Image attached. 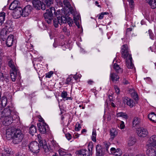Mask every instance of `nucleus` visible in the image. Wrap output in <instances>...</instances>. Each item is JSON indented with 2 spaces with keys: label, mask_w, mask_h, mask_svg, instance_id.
Segmentation results:
<instances>
[{
  "label": "nucleus",
  "mask_w": 156,
  "mask_h": 156,
  "mask_svg": "<svg viewBox=\"0 0 156 156\" xmlns=\"http://www.w3.org/2000/svg\"><path fill=\"white\" fill-rule=\"evenodd\" d=\"M110 77L111 80L114 82H116L119 79V76L114 73H110Z\"/></svg>",
  "instance_id": "412c9836"
},
{
  "label": "nucleus",
  "mask_w": 156,
  "mask_h": 156,
  "mask_svg": "<svg viewBox=\"0 0 156 156\" xmlns=\"http://www.w3.org/2000/svg\"><path fill=\"white\" fill-rule=\"evenodd\" d=\"M28 147L30 151L33 153H37L40 151L39 144L36 141L31 142L29 145Z\"/></svg>",
  "instance_id": "423d86ee"
},
{
  "label": "nucleus",
  "mask_w": 156,
  "mask_h": 156,
  "mask_svg": "<svg viewBox=\"0 0 156 156\" xmlns=\"http://www.w3.org/2000/svg\"><path fill=\"white\" fill-rule=\"evenodd\" d=\"M113 115V113H108V114L107 117V120L108 121H110L111 119L112 116Z\"/></svg>",
  "instance_id": "8fccbe9b"
},
{
  "label": "nucleus",
  "mask_w": 156,
  "mask_h": 156,
  "mask_svg": "<svg viewBox=\"0 0 156 156\" xmlns=\"http://www.w3.org/2000/svg\"><path fill=\"white\" fill-rule=\"evenodd\" d=\"M6 136L11 137L12 142L15 144H18L22 140L24 135L20 130L14 128L9 129L6 132Z\"/></svg>",
  "instance_id": "f257e3e1"
},
{
  "label": "nucleus",
  "mask_w": 156,
  "mask_h": 156,
  "mask_svg": "<svg viewBox=\"0 0 156 156\" xmlns=\"http://www.w3.org/2000/svg\"><path fill=\"white\" fill-rule=\"evenodd\" d=\"M65 136L66 138L69 140H70L71 139V134L69 133H67L65 134Z\"/></svg>",
  "instance_id": "864d4df0"
},
{
  "label": "nucleus",
  "mask_w": 156,
  "mask_h": 156,
  "mask_svg": "<svg viewBox=\"0 0 156 156\" xmlns=\"http://www.w3.org/2000/svg\"><path fill=\"white\" fill-rule=\"evenodd\" d=\"M123 101L125 104H126L130 108L133 107L135 105V103L133 101L127 97L124 98Z\"/></svg>",
  "instance_id": "f8f14e48"
},
{
  "label": "nucleus",
  "mask_w": 156,
  "mask_h": 156,
  "mask_svg": "<svg viewBox=\"0 0 156 156\" xmlns=\"http://www.w3.org/2000/svg\"><path fill=\"white\" fill-rule=\"evenodd\" d=\"M121 53L122 57L125 59L127 67L129 69H133L134 65L132 62V58L131 55L129 53V50L127 44H124L122 46Z\"/></svg>",
  "instance_id": "7ed1b4c3"
},
{
  "label": "nucleus",
  "mask_w": 156,
  "mask_h": 156,
  "mask_svg": "<svg viewBox=\"0 0 156 156\" xmlns=\"http://www.w3.org/2000/svg\"><path fill=\"white\" fill-rule=\"evenodd\" d=\"M104 148L105 149L107 152L108 151V148L111 145V144L109 142H105L104 143Z\"/></svg>",
  "instance_id": "37998d69"
},
{
  "label": "nucleus",
  "mask_w": 156,
  "mask_h": 156,
  "mask_svg": "<svg viewBox=\"0 0 156 156\" xmlns=\"http://www.w3.org/2000/svg\"><path fill=\"white\" fill-rule=\"evenodd\" d=\"M7 103V98L5 97L2 98V100L1 105L4 107H5Z\"/></svg>",
  "instance_id": "4c0bfd02"
},
{
  "label": "nucleus",
  "mask_w": 156,
  "mask_h": 156,
  "mask_svg": "<svg viewBox=\"0 0 156 156\" xmlns=\"http://www.w3.org/2000/svg\"><path fill=\"white\" fill-rule=\"evenodd\" d=\"M19 3V2L17 0H14L10 4L9 7V9L12 10H15L17 9L18 7H20L18 6Z\"/></svg>",
  "instance_id": "a211bd4d"
},
{
  "label": "nucleus",
  "mask_w": 156,
  "mask_h": 156,
  "mask_svg": "<svg viewBox=\"0 0 156 156\" xmlns=\"http://www.w3.org/2000/svg\"><path fill=\"white\" fill-rule=\"evenodd\" d=\"M146 154L147 156H154L156 154V151L153 147L150 146L146 151Z\"/></svg>",
  "instance_id": "f3484780"
},
{
  "label": "nucleus",
  "mask_w": 156,
  "mask_h": 156,
  "mask_svg": "<svg viewBox=\"0 0 156 156\" xmlns=\"http://www.w3.org/2000/svg\"><path fill=\"white\" fill-rule=\"evenodd\" d=\"M4 150L6 153L9 154H14V152L12 151L11 148L8 147L7 146H4Z\"/></svg>",
  "instance_id": "7c9ffc66"
},
{
  "label": "nucleus",
  "mask_w": 156,
  "mask_h": 156,
  "mask_svg": "<svg viewBox=\"0 0 156 156\" xmlns=\"http://www.w3.org/2000/svg\"><path fill=\"white\" fill-rule=\"evenodd\" d=\"M118 134L117 131L114 128H112L110 131V135L111 138L113 139Z\"/></svg>",
  "instance_id": "393cba45"
},
{
  "label": "nucleus",
  "mask_w": 156,
  "mask_h": 156,
  "mask_svg": "<svg viewBox=\"0 0 156 156\" xmlns=\"http://www.w3.org/2000/svg\"><path fill=\"white\" fill-rule=\"evenodd\" d=\"M116 116L118 117H122L125 119H127L128 118V116L126 115L125 113L121 112H119L117 113Z\"/></svg>",
  "instance_id": "c9c22d12"
},
{
  "label": "nucleus",
  "mask_w": 156,
  "mask_h": 156,
  "mask_svg": "<svg viewBox=\"0 0 156 156\" xmlns=\"http://www.w3.org/2000/svg\"><path fill=\"white\" fill-rule=\"evenodd\" d=\"M95 5L99 7H101V6L99 5V2L98 1H96L95 2Z\"/></svg>",
  "instance_id": "0e129e2a"
},
{
  "label": "nucleus",
  "mask_w": 156,
  "mask_h": 156,
  "mask_svg": "<svg viewBox=\"0 0 156 156\" xmlns=\"http://www.w3.org/2000/svg\"><path fill=\"white\" fill-rule=\"evenodd\" d=\"M37 126L40 132L42 134L45 133L48 129V126L46 123H39Z\"/></svg>",
  "instance_id": "6e6552de"
},
{
  "label": "nucleus",
  "mask_w": 156,
  "mask_h": 156,
  "mask_svg": "<svg viewBox=\"0 0 156 156\" xmlns=\"http://www.w3.org/2000/svg\"><path fill=\"white\" fill-rule=\"evenodd\" d=\"M122 83L124 84H127L129 83V82L125 78H123L122 80Z\"/></svg>",
  "instance_id": "6e6d98bb"
},
{
  "label": "nucleus",
  "mask_w": 156,
  "mask_h": 156,
  "mask_svg": "<svg viewBox=\"0 0 156 156\" xmlns=\"http://www.w3.org/2000/svg\"><path fill=\"white\" fill-rule=\"evenodd\" d=\"M147 145L150 146H156V136H151L147 142Z\"/></svg>",
  "instance_id": "ddd939ff"
},
{
  "label": "nucleus",
  "mask_w": 156,
  "mask_h": 156,
  "mask_svg": "<svg viewBox=\"0 0 156 156\" xmlns=\"http://www.w3.org/2000/svg\"><path fill=\"white\" fill-rule=\"evenodd\" d=\"M147 2L151 9L156 8V0H149V1H147Z\"/></svg>",
  "instance_id": "c756f323"
},
{
  "label": "nucleus",
  "mask_w": 156,
  "mask_h": 156,
  "mask_svg": "<svg viewBox=\"0 0 156 156\" xmlns=\"http://www.w3.org/2000/svg\"><path fill=\"white\" fill-rule=\"evenodd\" d=\"M37 129L36 127L34 125L31 126L29 128V133L30 134L33 136L36 132Z\"/></svg>",
  "instance_id": "2f4dec72"
},
{
  "label": "nucleus",
  "mask_w": 156,
  "mask_h": 156,
  "mask_svg": "<svg viewBox=\"0 0 156 156\" xmlns=\"http://www.w3.org/2000/svg\"><path fill=\"white\" fill-rule=\"evenodd\" d=\"M108 13L107 12H104L101 13V14H99L98 16V19L100 20L102 19L104 17V15L108 14Z\"/></svg>",
  "instance_id": "a18cd8bd"
},
{
  "label": "nucleus",
  "mask_w": 156,
  "mask_h": 156,
  "mask_svg": "<svg viewBox=\"0 0 156 156\" xmlns=\"http://www.w3.org/2000/svg\"><path fill=\"white\" fill-rule=\"evenodd\" d=\"M5 118L3 123L5 126H8L12 123L13 118L11 116H4Z\"/></svg>",
  "instance_id": "2eb2a0df"
},
{
  "label": "nucleus",
  "mask_w": 156,
  "mask_h": 156,
  "mask_svg": "<svg viewBox=\"0 0 156 156\" xmlns=\"http://www.w3.org/2000/svg\"><path fill=\"white\" fill-rule=\"evenodd\" d=\"M130 93L131 94V97L136 101L138 99V96L136 93L135 92L133 89H130L129 90Z\"/></svg>",
  "instance_id": "a878e982"
},
{
  "label": "nucleus",
  "mask_w": 156,
  "mask_h": 156,
  "mask_svg": "<svg viewBox=\"0 0 156 156\" xmlns=\"http://www.w3.org/2000/svg\"><path fill=\"white\" fill-rule=\"evenodd\" d=\"M37 137L40 146L42 147L45 152H48L49 148L47 146L46 141L44 140H41V137L39 135H38Z\"/></svg>",
  "instance_id": "1a4fd4ad"
},
{
  "label": "nucleus",
  "mask_w": 156,
  "mask_h": 156,
  "mask_svg": "<svg viewBox=\"0 0 156 156\" xmlns=\"http://www.w3.org/2000/svg\"><path fill=\"white\" fill-rule=\"evenodd\" d=\"M114 154L115 156H120L122 154V151L119 149H117Z\"/></svg>",
  "instance_id": "79ce46f5"
},
{
  "label": "nucleus",
  "mask_w": 156,
  "mask_h": 156,
  "mask_svg": "<svg viewBox=\"0 0 156 156\" xmlns=\"http://www.w3.org/2000/svg\"><path fill=\"white\" fill-rule=\"evenodd\" d=\"M73 78L72 76H70L66 79V84H69L70 83H72L73 80Z\"/></svg>",
  "instance_id": "a19ab883"
},
{
  "label": "nucleus",
  "mask_w": 156,
  "mask_h": 156,
  "mask_svg": "<svg viewBox=\"0 0 156 156\" xmlns=\"http://www.w3.org/2000/svg\"><path fill=\"white\" fill-rule=\"evenodd\" d=\"M66 10L68 11V12L69 14H71L73 15L75 14L74 11L71 6L68 8L67 9H66Z\"/></svg>",
  "instance_id": "58836bf2"
},
{
  "label": "nucleus",
  "mask_w": 156,
  "mask_h": 156,
  "mask_svg": "<svg viewBox=\"0 0 156 156\" xmlns=\"http://www.w3.org/2000/svg\"><path fill=\"white\" fill-rule=\"evenodd\" d=\"M58 151L60 156H72L70 154L66 153L63 149H59Z\"/></svg>",
  "instance_id": "b1692460"
},
{
  "label": "nucleus",
  "mask_w": 156,
  "mask_h": 156,
  "mask_svg": "<svg viewBox=\"0 0 156 156\" xmlns=\"http://www.w3.org/2000/svg\"><path fill=\"white\" fill-rule=\"evenodd\" d=\"M81 128L79 122H77L75 125V130L76 131H79Z\"/></svg>",
  "instance_id": "49530a36"
},
{
  "label": "nucleus",
  "mask_w": 156,
  "mask_h": 156,
  "mask_svg": "<svg viewBox=\"0 0 156 156\" xmlns=\"http://www.w3.org/2000/svg\"><path fill=\"white\" fill-rule=\"evenodd\" d=\"M53 46L55 48H56L57 47V44L56 43H54L53 44Z\"/></svg>",
  "instance_id": "774afa93"
},
{
  "label": "nucleus",
  "mask_w": 156,
  "mask_h": 156,
  "mask_svg": "<svg viewBox=\"0 0 156 156\" xmlns=\"http://www.w3.org/2000/svg\"><path fill=\"white\" fill-rule=\"evenodd\" d=\"M88 84L91 85L94 83V82L91 80H89L87 82Z\"/></svg>",
  "instance_id": "e2e57ef3"
},
{
  "label": "nucleus",
  "mask_w": 156,
  "mask_h": 156,
  "mask_svg": "<svg viewBox=\"0 0 156 156\" xmlns=\"http://www.w3.org/2000/svg\"><path fill=\"white\" fill-rule=\"evenodd\" d=\"M129 2L130 7L133 9L134 5L133 0H129Z\"/></svg>",
  "instance_id": "09e8293b"
},
{
  "label": "nucleus",
  "mask_w": 156,
  "mask_h": 156,
  "mask_svg": "<svg viewBox=\"0 0 156 156\" xmlns=\"http://www.w3.org/2000/svg\"><path fill=\"white\" fill-rule=\"evenodd\" d=\"M87 132V130L85 129H83L82 130L81 132L82 133H84L86 132Z\"/></svg>",
  "instance_id": "338daca9"
},
{
  "label": "nucleus",
  "mask_w": 156,
  "mask_h": 156,
  "mask_svg": "<svg viewBox=\"0 0 156 156\" xmlns=\"http://www.w3.org/2000/svg\"><path fill=\"white\" fill-rule=\"evenodd\" d=\"M149 119L154 122H156V114L154 112H152L148 114V116Z\"/></svg>",
  "instance_id": "4be33fe9"
},
{
  "label": "nucleus",
  "mask_w": 156,
  "mask_h": 156,
  "mask_svg": "<svg viewBox=\"0 0 156 156\" xmlns=\"http://www.w3.org/2000/svg\"><path fill=\"white\" fill-rule=\"evenodd\" d=\"M49 142H49V143L51 144V145H52V147H53V148L54 149H55L57 147H58V144L53 139L50 140Z\"/></svg>",
  "instance_id": "f704fd0d"
},
{
  "label": "nucleus",
  "mask_w": 156,
  "mask_h": 156,
  "mask_svg": "<svg viewBox=\"0 0 156 156\" xmlns=\"http://www.w3.org/2000/svg\"><path fill=\"white\" fill-rule=\"evenodd\" d=\"M88 150L81 149L76 151L75 154L77 156H90L92 154V151L93 148V145L92 143H90L88 145Z\"/></svg>",
  "instance_id": "39448f33"
},
{
  "label": "nucleus",
  "mask_w": 156,
  "mask_h": 156,
  "mask_svg": "<svg viewBox=\"0 0 156 156\" xmlns=\"http://www.w3.org/2000/svg\"><path fill=\"white\" fill-rule=\"evenodd\" d=\"M116 151V150L114 147H112L110 149L111 154H114Z\"/></svg>",
  "instance_id": "13d9d810"
},
{
  "label": "nucleus",
  "mask_w": 156,
  "mask_h": 156,
  "mask_svg": "<svg viewBox=\"0 0 156 156\" xmlns=\"http://www.w3.org/2000/svg\"><path fill=\"white\" fill-rule=\"evenodd\" d=\"M51 156H58V154L56 152L53 153L51 154Z\"/></svg>",
  "instance_id": "680f3d73"
},
{
  "label": "nucleus",
  "mask_w": 156,
  "mask_h": 156,
  "mask_svg": "<svg viewBox=\"0 0 156 156\" xmlns=\"http://www.w3.org/2000/svg\"><path fill=\"white\" fill-rule=\"evenodd\" d=\"M9 65L11 69L10 70V76L12 80L14 82L16 79L20 80L21 76L20 72L16 66V65L11 59L9 62Z\"/></svg>",
  "instance_id": "20e7f679"
},
{
  "label": "nucleus",
  "mask_w": 156,
  "mask_h": 156,
  "mask_svg": "<svg viewBox=\"0 0 156 156\" xmlns=\"http://www.w3.org/2000/svg\"><path fill=\"white\" fill-rule=\"evenodd\" d=\"M96 130L95 129H93L92 133V140L94 142H96Z\"/></svg>",
  "instance_id": "e433bc0d"
},
{
  "label": "nucleus",
  "mask_w": 156,
  "mask_h": 156,
  "mask_svg": "<svg viewBox=\"0 0 156 156\" xmlns=\"http://www.w3.org/2000/svg\"><path fill=\"white\" fill-rule=\"evenodd\" d=\"M5 13L3 12L0 13V25L4 23L5 18Z\"/></svg>",
  "instance_id": "72a5a7b5"
},
{
  "label": "nucleus",
  "mask_w": 156,
  "mask_h": 156,
  "mask_svg": "<svg viewBox=\"0 0 156 156\" xmlns=\"http://www.w3.org/2000/svg\"><path fill=\"white\" fill-rule=\"evenodd\" d=\"M62 20L59 19L58 17H57V18L54 19L53 20L54 25L55 27H58V24L60 25H62Z\"/></svg>",
  "instance_id": "c85d7f7f"
},
{
  "label": "nucleus",
  "mask_w": 156,
  "mask_h": 156,
  "mask_svg": "<svg viewBox=\"0 0 156 156\" xmlns=\"http://www.w3.org/2000/svg\"><path fill=\"white\" fill-rule=\"evenodd\" d=\"M53 2L54 0H45V1L46 12L44 14V17L48 24L51 23V20L52 19L53 13L56 16L58 14V12H55V8L50 7L53 4Z\"/></svg>",
  "instance_id": "f03ea898"
},
{
  "label": "nucleus",
  "mask_w": 156,
  "mask_h": 156,
  "mask_svg": "<svg viewBox=\"0 0 156 156\" xmlns=\"http://www.w3.org/2000/svg\"><path fill=\"white\" fill-rule=\"evenodd\" d=\"M14 40V36L10 34L8 37L6 41V44L8 47H11L13 44Z\"/></svg>",
  "instance_id": "aec40b11"
},
{
  "label": "nucleus",
  "mask_w": 156,
  "mask_h": 156,
  "mask_svg": "<svg viewBox=\"0 0 156 156\" xmlns=\"http://www.w3.org/2000/svg\"><path fill=\"white\" fill-rule=\"evenodd\" d=\"M63 3L66 6L65 9H67L68 8L71 6L70 3L67 0H64Z\"/></svg>",
  "instance_id": "ea45409f"
},
{
  "label": "nucleus",
  "mask_w": 156,
  "mask_h": 156,
  "mask_svg": "<svg viewBox=\"0 0 156 156\" xmlns=\"http://www.w3.org/2000/svg\"><path fill=\"white\" fill-rule=\"evenodd\" d=\"M114 88L115 90V92L117 94H119L120 93V90L119 88L116 86H114Z\"/></svg>",
  "instance_id": "603ef678"
},
{
  "label": "nucleus",
  "mask_w": 156,
  "mask_h": 156,
  "mask_svg": "<svg viewBox=\"0 0 156 156\" xmlns=\"http://www.w3.org/2000/svg\"><path fill=\"white\" fill-rule=\"evenodd\" d=\"M22 9L20 7H18V9L15 10L13 12V15L15 19L20 18L21 16H22Z\"/></svg>",
  "instance_id": "dca6fc26"
},
{
  "label": "nucleus",
  "mask_w": 156,
  "mask_h": 156,
  "mask_svg": "<svg viewBox=\"0 0 156 156\" xmlns=\"http://www.w3.org/2000/svg\"><path fill=\"white\" fill-rule=\"evenodd\" d=\"M80 19V16L79 14H77L76 15H73V20L74 21V23L78 27L79 26V23L78 20Z\"/></svg>",
  "instance_id": "473e14b6"
},
{
  "label": "nucleus",
  "mask_w": 156,
  "mask_h": 156,
  "mask_svg": "<svg viewBox=\"0 0 156 156\" xmlns=\"http://www.w3.org/2000/svg\"><path fill=\"white\" fill-rule=\"evenodd\" d=\"M136 142V139L134 136H130L127 139V143L129 146L133 145Z\"/></svg>",
  "instance_id": "6ab92c4d"
},
{
  "label": "nucleus",
  "mask_w": 156,
  "mask_h": 156,
  "mask_svg": "<svg viewBox=\"0 0 156 156\" xmlns=\"http://www.w3.org/2000/svg\"><path fill=\"white\" fill-rule=\"evenodd\" d=\"M73 79H74L75 80H76L78 79V77L76 76H73Z\"/></svg>",
  "instance_id": "69168bd1"
},
{
  "label": "nucleus",
  "mask_w": 156,
  "mask_h": 156,
  "mask_svg": "<svg viewBox=\"0 0 156 156\" xmlns=\"http://www.w3.org/2000/svg\"><path fill=\"white\" fill-rule=\"evenodd\" d=\"M113 68L115 71L117 73H121L122 72L123 70L116 63L114 64L113 65Z\"/></svg>",
  "instance_id": "5701e85b"
},
{
  "label": "nucleus",
  "mask_w": 156,
  "mask_h": 156,
  "mask_svg": "<svg viewBox=\"0 0 156 156\" xmlns=\"http://www.w3.org/2000/svg\"><path fill=\"white\" fill-rule=\"evenodd\" d=\"M38 118L39 119L38 120L40 123H45L44 122V120L40 116H38Z\"/></svg>",
  "instance_id": "4d7b16f0"
},
{
  "label": "nucleus",
  "mask_w": 156,
  "mask_h": 156,
  "mask_svg": "<svg viewBox=\"0 0 156 156\" xmlns=\"http://www.w3.org/2000/svg\"><path fill=\"white\" fill-rule=\"evenodd\" d=\"M125 126L124 122L122 121H121V123L120 125V128L121 129H123Z\"/></svg>",
  "instance_id": "5fc2aeb1"
},
{
  "label": "nucleus",
  "mask_w": 156,
  "mask_h": 156,
  "mask_svg": "<svg viewBox=\"0 0 156 156\" xmlns=\"http://www.w3.org/2000/svg\"><path fill=\"white\" fill-rule=\"evenodd\" d=\"M148 32L150 38L152 39H153L154 38L153 34L152 33L151 31V30H149Z\"/></svg>",
  "instance_id": "052dcab7"
},
{
  "label": "nucleus",
  "mask_w": 156,
  "mask_h": 156,
  "mask_svg": "<svg viewBox=\"0 0 156 156\" xmlns=\"http://www.w3.org/2000/svg\"><path fill=\"white\" fill-rule=\"evenodd\" d=\"M141 119L138 117L134 118L133 121V125L134 127L138 125L141 122Z\"/></svg>",
  "instance_id": "bb28decb"
},
{
  "label": "nucleus",
  "mask_w": 156,
  "mask_h": 156,
  "mask_svg": "<svg viewBox=\"0 0 156 156\" xmlns=\"http://www.w3.org/2000/svg\"><path fill=\"white\" fill-rule=\"evenodd\" d=\"M136 132L138 136L140 137H145L148 133L147 130L143 127L138 128Z\"/></svg>",
  "instance_id": "9d476101"
},
{
  "label": "nucleus",
  "mask_w": 156,
  "mask_h": 156,
  "mask_svg": "<svg viewBox=\"0 0 156 156\" xmlns=\"http://www.w3.org/2000/svg\"><path fill=\"white\" fill-rule=\"evenodd\" d=\"M31 9L32 7L30 5H28L26 6L22 11V16L26 17L28 16L31 12Z\"/></svg>",
  "instance_id": "9b49d317"
},
{
  "label": "nucleus",
  "mask_w": 156,
  "mask_h": 156,
  "mask_svg": "<svg viewBox=\"0 0 156 156\" xmlns=\"http://www.w3.org/2000/svg\"><path fill=\"white\" fill-rule=\"evenodd\" d=\"M52 74L53 73L51 72H50L49 73L46 74L45 77L47 78H50Z\"/></svg>",
  "instance_id": "bf43d9fd"
},
{
  "label": "nucleus",
  "mask_w": 156,
  "mask_h": 156,
  "mask_svg": "<svg viewBox=\"0 0 156 156\" xmlns=\"http://www.w3.org/2000/svg\"><path fill=\"white\" fill-rule=\"evenodd\" d=\"M68 94L66 91H63L61 94V97L63 98H66Z\"/></svg>",
  "instance_id": "3c124183"
},
{
  "label": "nucleus",
  "mask_w": 156,
  "mask_h": 156,
  "mask_svg": "<svg viewBox=\"0 0 156 156\" xmlns=\"http://www.w3.org/2000/svg\"><path fill=\"white\" fill-rule=\"evenodd\" d=\"M2 114L3 116H10L11 114V111L9 108H6L4 109L2 112Z\"/></svg>",
  "instance_id": "cd10ccee"
},
{
  "label": "nucleus",
  "mask_w": 156,
  "mask_h": 156,
  "mask_svg": "<svg viewBox=\"0 0 156 156\" xmlns=\"http://www.w3.org/2000/svg\"><path fill=\"white\" fill-rule=\"evenodd\" d=\"M32 4L34 8L36 9L40 10L41 9L44 10L46 9L45 5L40 0H33Z\"/></svg>",
  "instance_id": "0eeeda50"
},
{
  "label": "nucleus",
  "mask_w": 156,
  "mask_h": 156,
  "mask_svg": "<svg viewBox=\"0 0 156 156\" xmlns=\"http://www.w3.org/2000/svg\"><path fill=\"white\" fill-rule=\"evenodd\" d=\"M59 18V19L60 20H62V23H66V21L67 20V18L65 17L64 16H62L61 17H58Z\"/></svg>",
  "instance_id": "de8ad7c7"
},
{
  "label": "nucleus",
  "mask_w": 156,
  "mask_h": 156,
  "mask_svg": "<svg viewBox=\"0 0 156 156\" xmlns=\"http://www.w3.org/2000/svg\"><path fill=\"white\" fill-rule=\"evenodd\" d=\"M96 155L97 156H104L105 154L104 149L101 146L97 145L96 147Z\"/></svg>",
  "instance_id": "4468645a"
},
{
  "label": "nucleus",
  "mask_w": 156,
  "mask_h": 156,
  "mask_svg": "<svg viewBox=\"0 0 156 156\" xmlns=\"http://www.w3.org/2000/svg\"><path fill=\"white\" fill-rule=\"evenodd\" d=\"M67 23L69 26H72V25L73 23V21L72 19L70 17H68Z\"/></svg>",
  "instance_id": "c03bdc74"
}]
</instances>
